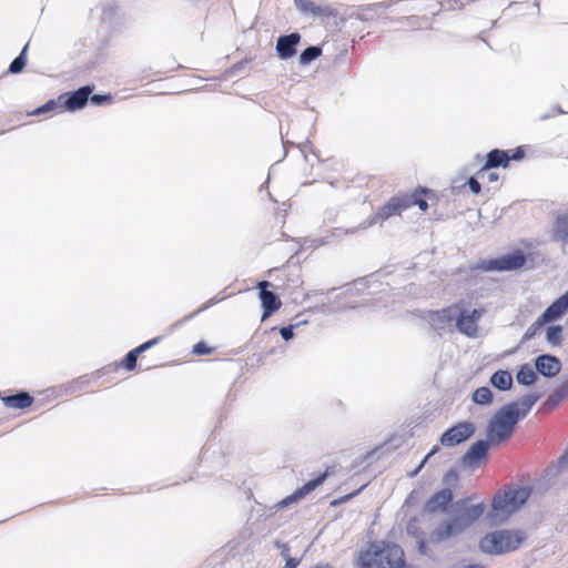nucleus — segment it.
I'll return each instance as SVG.
<instances>
[{
    "label": "nucleus",
    "mask_w": 568,
    "mask_h": 568,
    "mask_svg": "<svg viewBox=\"0 0 568 568\" xmlns=\"http://www.w3.org/2000/svg\"><path fill=\"white\" fill-rule=\"evenodd\" d=\"M468 186H469V189L471 190V192H473V193H475V194H478V193L480 192V184H479V182H478L476 179H474V178H470V179L468 180Z\"/></svg>",
    "instance_id": "nucleus-36"
},
{
    "label": "nucleus",
    "mask_w": 568,
    "mask_h": 568,
    "mask_svg": "<svg viewBox=\"0 0 568 568\" xmlns=\"http://www.w3.org/2000/svg\"><path fill=\"white\" fill-rule=\"evenodd\" d=\"M450 477H452L453 479H455V478H456V473H455V471H449V473L446 475V479H448V478H450Z\"/></svg>",
    "instance_id": "nucleus-44"
},
{
    "label": "nucleus",
    "mask_w": 568,
    "mask_h": 568,
    "mask_svg": "<svg viewBox=\"0 0 568 568\" xmlns=\"http://www.w3.org/2000/svg\"><path fill=\"white\" fill-rule=\"evenodd\" d=\"M357 564L362 568H412L405 565L404 551L398 545L383 541L361 551Z\"/></svg>",
    "instance_id": "nucleus-3"
},
{
    "label": "nucleus",
    "mask_w": 568,
    "mask_h": 568,
    "mask_svg": "<svg viewBox=\"0 0 568 568\" xmlns=\"http://www.w3.org/2000/svg\"><path fill=\"white\" fill-rule=\"evenodd\" d=\"M27 48H28V45H26L23 48L22 52L20 53V55L11 62V64L9 67V70L11 73H19L24 68Z\"/></svg>",
    "instance_id": "nucleus-27"
},
{
    "label": "nucleus",
    "mask_w": 568,
    "mask_h": 568,
    "mask_svg": "<svg viewBox=\"0 0 568 568\" xmlns=\"http://www.w3.org/2000/svg\"><path fill=\"white\" fill-rule=\"evenodd\" d=\"M539 395L529 394L517 402L503 406L490 418L486 435L490 444H499L508 438L516 424L527 415L534 404L538 400Z\"/></svg>",
    "instance_id": "nucleus-2"
},
{
    "label": "nucleus",
    "mask_w": 568,
    "mask_h": 568,
    "mask_svg": "<svg viewBox=\"0 0 568 568\" xmlns=\"http://www.w3.org/2000/svg\"><path fill=\"white\" fill-rule=\"evenodd\" d=\"M459 314V305H452L440 311L430 312L428 322L436 331L450 329Z\"/></svg>",
    "instance_id": "nucleus-9"
},
{
    "label": "nucleus",
    "mask_w": 568,
    "mask_h": 568,
    "mask_svg": "<svg viewBox=\"0 0 568 568\" xmlns=\"http://www.w3.org/2000/svg\"><path fill=\"white\" fill-rule=\"evenodd\" d=\"M437 450H438V447H437V446H435V447L429 452V454H427V455L425 456V458L422 460V463L419 464V466L417 467V469L414 471V474H417V473H418V471L424 467V465L426 464V462L428 460V458H429L432 455H434Z\"/></svg>",
    "instance_id": "nucleus-37"
},
{
    "label": "nucleus",
    "mask_w": 568,
    "mask_h": 568,
    "mask_svg": "<svg viewBox=\"0 0 568 568\" xmlns=\"http://www.w3.org/2000/svg\"><path fill=\"white\" fill-rule=\"evenodd\" d=\"M568 311V291L557 298L542 314L541 321L551 322Z\"/></svg>",
    "instance_id": "nucleus-15"
},
{
    "label": "nucleus",
    "mask_w": 568,
    "mask_h": 568,
    "mask_svg": "<svg viewBox=\"0 0 568 568\" xmlns=\"http://www.w3.org/2000/svg\"><path fill=\"white\" fill-rule=\"evenodd\" d=\"M91 92L92 89L87 85L67 95V99L64 101V109L69 111H75L78 109H81L87 103Z\"/></svg>",
    "instance_id": "nucleus-16"
},
{
    "label": "nucleus",
    "mask_w": 568,
    "mask_h": 568,
    "mask_svg": "<svg viewBox=\"0 0 568 568\" xmlns=\"http://www.w3.org/2000/svg\"><path fill=\"white\" fill-rule=\"evenodd\" d=\"M300 40V34L295 32L280 37L276 43L278 57L284 60L292 58L296 52L295 47L298 44Z\"/></svg>",
    "instance_id": "nucleus-13"
},
{
    "label": "nucleus",
    "mask_w": 568,
    "mask_h": 568,
    "mask_svg": "<svg viewBox=\"0 0 568 568\" xmlns=\"http://www.w3.org/2000/svg\"><path fill=\"white\" fill-rule=\"evenodd\" d=\"M531 489L527 486L498 491L491 503V511L487 515L491 524H500L520 509L527 501Z\"/></svg>",
    "instance_id": "nucleus-5"
},
{
    "label": "nucleus",
    "mask_w": 568,
    "mask_h": 568,
    "mask_svg": "<svg viewBox=\"0 0 568 568\" xmlns=\"http://www.w3.org/2000/svg\"><path fill=\"white\" fill-rule=\"evenodd\" d=\"M565 457H567V458H568V452L566 453V456H565Z\"/></svg>",
    "instance_id": "nucleus-47"
},
{
    "label": "nucleus",
    "mask_w": 568,
    "mask_h": 568,
    "mask_svg": "<svg viewBox=\"0 0 568 568\" xmlns=\"http://www.w3.org/2000/svg\"><path fill=\"white\" fill-rule=\"evenodd\" d=\"M561 399H559L557 396H556V392L549 396L548 398V403L552 404V405H557Z\"/></svg>",
    "instance_id": "nucleus-40"
},
{
    "label": "nucleus",
    "mask_w": 568,
    "mask_h": 568,
    "mask_svg": "<svg viewBox=\"0 0 568 568\" xmlns=\"http://www.w3.org/2000/svg\"><path fill=\"white\" fill-rule=\"evenodd\" d=\"M327 476V473H323L318 477L313 480L306 483L303 487L298 488L293 495L288 496L284 500L281 501V505L287 506L294 501H297L308 495L311 491L316 489L320 485H322Z\"/></svg>",
    "instance_id": "nucleus-14"
},
{
    "label": "nucleus",
    "mask_w": 568,
    "mask_h": 568,
    "mask_svg": "<svg viewBox=\"0 0 568 568\" xmlns=\"http://www.w3.org/2000/svg\"><path fill=\"white\" fill-rule=\"evenodd\" d=\"M159 341H160V338L155 337L153 339H150V341L143 343L142 345H140L135 349L129 352L128 355L125 356L124 361H123L124 367L128 368V369H132L135 366L138 355L140 353L149 349L151 346L155 345Z\"/></svg>",
    "instance_id": "nucleus-19"
},
{
    "label": "nucleus",
    "mask_w": 568,
    "mask_h": 568,
    "mask_svg": "<svg viewBox=\"0 0 568 568\" xmlns=\"http://www.w3.org/2000/svg\"><path fill=\"white\" fill-rule=\"evenodd\" d=\"M526 538V534L519 529H497L484 535L478 548L489 556H503L518 550Z\"/></svg>",
    "instance_id": "nucleus-4"
},
{
    "label": "nucleus",
    "mask_w": 568,
    "mask_h": 568,
    "mask_svg": "<svg viewBox=\"0 0 568 568\" xmlns=\"http://www.w3.org/2000/svg\"><path fill=\"white\" fill-rule=\"evenodd\" d=\"M297 566H298V560L295 558H290L285 565L286 568H296Z\"/></svg>",
    "instance_id": "nucleus-39"
},
{
    "label": "nucleus",
    "mask_w": 568,
    "mask_h": 568,
    "mask_svg": "<svg viewBox=\"0 0 568 568\" xmlns=\"http://www.w3.org/2000/svg\"><path fill=\"white\" fill-rule=\"evenodd\" d=\"M490 382L496 388L506 390L510 388L513 377L507 371H498L491 376Z\"/></svg>",
    "instance_id": "nucleus-22"
},
{
    "label": "nucleus",
    "mask_w": 568,
    "mask_h": 568,
    "mask_svg": "<svg viewBox=\"0 0 568 568\" xmlns=\"http://www.w3.org/2000/svg\"><path fill=\"white\" fill-rule=\"evenodd\" d=\"M453 493L450 489H443L435 494L426 504L428 511L444 510L446 506L452 501Z\"/></svg>",
    "instance_id": "nucleus-17"
},
{
    "label": "nucleus",
    "mask_w": 568,
    "mask_h": 568,
    "mask_svg": "<svg viewBox=\"0 0 568 568\" xmlns=\"http://www.w3.org/2000/svg\"><path fill=\"white\" fill-rule=\"evenodd\" d=\"M475 433V425L469 422L459 423L440 436V444L447 447L456 446L468 439Z\"/></svg>",
    "instance_id": "nucleus-8"
},
{
    "label": "nucleus",
    "mask_w": 568,
    "mask_h": 568,
    "mask_svg": "<svg viewBox=\"0 0 568 568\" xmlns=\"http://www.w3.org/2000/svg\"><path fill=\"white\" fill-rule=\"evenodd\" d=\"M488 180H489L490 182L497 181V180H498V175H497V173H489V174H488Z\"/></svg>",
    "instance_id": "nucleus-42"
},
{
    "label": "nucleus",
    "mask_w": 568,
    "mask_h": 568,
    "mask_svg": "<svg viewBox=\"0 0 568 568\" xmlns=\"http://www.w3.org/2000/svg\"><path fill=\"white\" fill-rule=\"evenodd\" d=\"M412 206V202L408 199H399V197H393L390 199L383 207L379 209V211L372 216L371 219L363 222L359 227L361 229H367L372 225H374L377 222H383L387 220L388 217L400 213L403 210H406Z\"/></svg>",
    "instance_id": "nucleus-6"
},
{
    "label": "nucleus",
    "mask_w": 568,
    "mask_h": 568,
    "mask_svg": "<svg viewBox=\"0 0 568 568\" xmlns=\"http://www.w3.org/2000/svg\"><path fill=\"white\" fill-rule=\"evenodd\" d=\"M211 352H212V349L204 343H197L193 347V353L197 354V355H205V354H210Z\"/></svg>",
    "instance_id": "nucleus-32"
},
{
    "label": "nucleus",
    "mask_w": 568,
    "mask_h": 568,
    "mask_svg": "<svg viewBox=\"0 0 568 568\" xmlns=\"http://www.w3.org/2000/svg\"><path fill=\"white\" fill-rule=\"evenodd\" d=\"M4 405L9 408H26L29 407L33 399L28 393H20L12 396L2 398Z\"/></svg>",
    "instance_id": "nucleus-20"
},
{
    "label": "nucleus",
    "mask_w": 568,
    "mask_h": 568,
    "mask_svg": "<svg viewBox=\"0 0 568 568\" xmlns=\"http://www.w3.org/2000/svg\"><path fill=\"white\" fill-rule=\"evenodd\" d=\"M493 394L488 387H479L473 394V400L479 405L491 403Z\"/></svg>",
    "instance_id": "nucleus-25"
},
{
    "label": "nucleus",
    "mask_w": 568,
    "mask_h": 568,
    "mask_svg": "<svg viewBox=\"0 0 568 568\" xmlns=\"http://www.w3.org/2000/svg\"><path fill=\"white\" fill-rule=\"evenodd\" d=\"M517 381L523 385H531L536 381V373L530 366L524 365L517 373Z\"/></svg>",
    "instance_id": "nucleus-24"
},
{
    "label": "nucleus",
    "mask_w": 568,
    "mask_h": 568,
    "mask_svg": "<svg viewBox=\"0 0 568 568\" xmlns=\"http://www.w3.org/2000/svg\"><path fill=\"white\" fill-rule=\"evenodd\" d=\"M464 568H486L484 565H480V564H471V565H468Z\"/></svg>",
    "instance_id": "nucleus-43"
},
{
    "label": "nucleus",
    "mask_w": 568,
    "mask_h": 568,
    "mask_svg": "<svg viewBox=\"0 0 568 568\" xmlns=\"http://www.w3.org/2000/svg\"><path fill=\"white\" fill-rule=\"evenodd\" d=\"M555 237L559 241H568V216H559L554 229Z\"/></svg>",
    "instance_id": "nucleus-23"
},
{
    "label": "nucleus",
    "mask_w": 568,
    "mask_h": 568,
    "mask_svg": "<svg viewBox=\"0 0 568 568\" xmlns=\"http://www.w3.org/2000/svg\"><path fill=\"white\" fill-rule=\"evenodd\" d=\"M524 156V151L521 149H517L513 154L511 159L520 160Z\"/></svg>",
    "instance_id": "nucleus-41"
},
{
    "label": "nucleus",
    "mask_w": 568,
    "mask_h": 568,
    "mask_svg": "<svg viewBox=\"0 0 568 568\" xmlns=\"http://www.w3.org/2000/svg\"><path fill=\"white\" fill-rule=\"evenodd\" d=\"M561 327L560 326H549L547 329L546 338L550 344L559 343L561 338Z\"/></svg>",
    "instance_id": "nucleus-28"
},
{
    "label": "nucleus",
    "mask_w": 568,
    "mask_h": 568,
    "mask_svg": "<svg viewBox=\"0 0 568 568\" xmlns=\"http://www.w3.org/2000/svg\"><path fill=\"white\" fill-rule=\"evenodd\" d=\"M488 452V442L478 440L473 444L464 456V463L474 465L478 460L483 459Z\"/></svg>",
    "instance_id": "nucleus-18"
},
{
    "label": "nucleus",
    "mask_w": 568,
    "mask_h": 568,
    "mask_svg": "<svg viewBox=\"0 0 568 568\" xmlns=\"http://www.w3.org/2000/svg\"><path fill=\"white\" fill-rule=\"evenodd\" d=\"M296 6L303 12H312V13L318 12V8L315 6L314 2H312L310 0H297Z\"/></svg>",
    "instance_id": "nucleus-29"
},
{
    "label": "nucleus",
    "mask_w": 568,
    "mask_h": 568,
    "mask_svg": "<svg viewBox=\"0 0 568 568\" xmlns=\"http://www.w3.org/2000/svg\"><path fill=\"white\" fill-rule=\"evenodd\" d=\"M293 328L294 326L293 325H290V326H286V327H283L281 328V335L282 337L285 339V341H290L293 338L294 334H293Z\"/></svg>",
    "instance_id": "nucleus-35"
},
{
    "label": "nucleus",
    "mask_w": 568,
    "mask_h": 568,
    "mask_svg": "<svg viewBox=\"0 0 568 568\" xmlns=\"http://www.w3.org/2000/svg\"><path fill=\"white\" fill-rule=\"evenodd\" d=\"M510 160L509 154L506 151L500 150H493L487 155V162L486 165L483 168L489 169V168H496V166H507L508 162Z\"/></svg>",
    "instance_id": "nucleus-21"
},
{
    "label": "nucleus",
    "mask_w": 568,
    "mask_h": 568,
    "mask_svg": "<svg viewBox=\"0 0 568 568\" xmlns=\"http://www.w3.org/2000/svg\"><path fill=\"white\" fill-rule=\"evenodd\" d=\"M556 396L559 399H564V398H566L568 396V378L556 390Z\"/></svg>",
    "instance_id": "nucleus-33"
},
{
    "label": "nucleus",
    "mask_w": 568,
    "mask_h": 568,
    "mask_svg": "<svg viewBox=\"0 0 568 568\" xmlns=\"http://www.w3.org/2000/svg\"><path fill=\"white\" fill-rule=\"evenodd\" d=\"M412 202L413 205H417L422 211H426L428 209V203L422 199L407 197Z\"/></svg>",
    "instance_id": "nucleus-34"
},
{
    "label": "nucleus",
    "mask_w": 568,
    "mask_h": 568,
    "mask_svg": "<svg viewBox=\"0 0 568 568\" xmlns=\"http://www.w3.org/2000/svg\"><path fill=\"white\" fill-rule=\"evenodd\" d=\"M57 106H58L57 102L49 101L44 105H42V106L38 108L37 110H34L33 114H42V113L52 111Z\"/></svg>",
    "instance_id": "nucleus-31"
},
{
    "label": "nucleus",
    "mask_w": 568,
    "mask_h": 568,
    "mask_svg": "<svg viewBox=\"0 0 568 568\" xmlns=\"http://www.w3.org/2000/svg\"><path fill=\"white\" fill-rule=\"evenodd\" d=\"M485 513V505L470 504L468 500L463 499L454 504L452 516L438 525L430 534L428 541L420 538L418 540V550L423 555H427V544H442L446 540L453 539L475 524Z\"/></svg>",
    "instance_id": "nucleus-1"
},
{
    "label": "nucleus",
    "mask_w": 568,
    "mask_h": 568,
    "mask_svg": "<svg viewBox=\"0 0 568 568\" xmlns=\"http://www.w3.org/2000/svg\"><path fill=\"white\" fill-rule=\"evenodd\" d=\"M547 322L541 321V315L536 320V322L530 325V327L525 333L524 339H529L536 335L537 331L541 328Z\"/></svg>",
    "instance_id": "nucleus-30"
},
{
    "label": "nucleus",
    "mask_w": 568,
    "mask_h": 568,
    "mask_svg": "<svg viewBox=\"0 0 568 568\" xmlns=\"http://www.w3.org/2000/svg\"><path fill=\"white\" fill-rule=\"evenodd\" d=\"M556 113L560 114V113H564L559 108H556Z\"/></svg>",
    "instance_id": "nucleus-45"
},
{
    "label": "nucleus",
    "mask_w": 568,
    "mask_h": 568,
    "mask_svg": "<svg viewBox=\"0 0 568 568\" xmlns=\"http://www.w3.org/2000/svg\"><path fill=\"white\" fill-rule=\"evenodd\" d=\"M526 258L521 253H513L488 261L486 268L493 271H511L524 266Z\"/></svg>",
    "instance_id": "nucleus-10"
},
{
    "label": "nucleus",
    "mask_w": 568,
    "mask_h": 568,
    "mask_svg": "<svg viewBox=\"0 0 568 568\" xmlns=\"http://www.w3.org/2000/svg\"><path fill=\"white\" fill-rule=\"evenodd\" d=\"M110 97L109 95H101V94H95L91 98V101L94 103V104H101L103 103L104 101L109 100Z\"/></svg>",
    "instance_id": "nucleus-38"
},
{
    "label": "nucleus",
    "mask_w": 568,
    "mask_h": 568,
    "mask_svg": "<svg viewBox=\"0 0 568 568\" xmlns=\"http://www.w3.org/2000/svg\"><path fill=\"white\" fill-rule=\"evenodd\" d=\"M535 366L537 372L546 377L556 376L561 369L560 361L552 355L538 356Z\"/></svg>",
    "instance_id": "nucleus-12"
},
{
    "label": "nucleus",
    "mask_w": 568,
    "mask_h": 568,
    "mask_svg": "<svg viewBox=\"0 0 568 568\" xmlns=\"http://www.w3.org/2000/svg\"><path fill=\"white\" fill-rule=\"evenodd\" d=\"M321 54V49L317 47H308L300 55L301 64H308Z\"/></svg>",
    "instance_id": "nucleus-26"
},
{
    "label": "nucleus",
    "mask_w": 568,
    "mask_h": 568,
    "mask_svg": "<svg viewBox=\"0 0 568 568\" xmlns=\"http://www.w3.org/2000/svg\"><path fill=\"white\" fill-rule=\"evenodd\" d=\"M548 118H549V115H542V116H541V120H546V119H548Z\"/></svg>",
    "instance_id": "nucleus-46"
},
{
    "label": "nucleus",
    "mask_w": 568,
    "mask_h": 568,
    "mask_svg": "<svg viewBox=\"0 0 568 568\" xmlns=\"http://www.w3.org/2000/svg\"><path fill=\"white\" fill-rule=\"evenodd\" d=\"M268 286L270 283L267 281H262L257 285V287L260 288V300L264 308L262 321H265L273 312L277 311L282 305L278 297L273 292L266 290Z\"/></svg>",
    "instance_id": "nucleus-11"
},
{
    "label": "nucleus",
    "mask_w": 568,
    "mask_h": 568,
    "mask_svg": "<svg viewBox=\"0 0 568 568\" xmlns=\"http://www.w3.org/2000/svg\"><path fill=\"white\" fill-rule=\"evenodd\" d=\"M483 310H464L459 305V314L455 318L457 329L467 337L475 338L478 336V321L483 316Z\"/></svg>",
    "instance_id": "nucleus-7"
}]
</instances>
